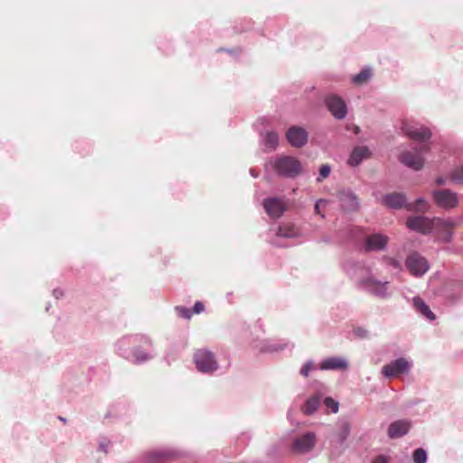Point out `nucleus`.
<instances>
[{"instance_id": "obj_1", "label": "nucleus", "mask_w": 463, "mask_h": 463, "mask_svg": "<svg viewBox=\"0 0 463 463\" xmlns=\"http://www.w3.org/2000/svg\"><path fill=\"white\" fill-rule=\"evenodd\" d=\"M265 171L280 177L293 179L302 173L300 161L291 156H276L270 157L264 165Z\"/></svg>"}, {"instance_id": "obj_2", "label": "nucleus", "mask_w": 463, "mask_h": 463, "mask_svg": "<svg viewBox=\"0 0 463 463\" xmlns=\"http://www.w3.org/2000/svg\"><path fill=\"white\" fill-rule=\"evenodd\" d=\"M141 342L145 345L146 348L142 349L141 347H136L134 348L132 352L133 361L135 364H143L149 360H151L154 357V352L152 347V342L151 340L144 335H129L122 337L120 340L118 341L116 346L118 348V351L120 353L121 355H124L123 349L124 347L128 344H134Z\"/></svg>"}, {"instance_id": "obj_3", "label": "nucleus", "mask_w": 463, "mask_h": 463, "mask_svg": "<svg viewBox=\"0 0 463 463\" xmlns=\"http://www.w3.org/2000/svg\"><path fill=\"white\" fill-rule=\"evenodd\" d=\"M317 443V436L313 431L298 433L292 437L289 450L295 455H307L311 453Z\"/></svg>"}, {"instance_id": "obj_4", "label": "nucleus", "mask_w": 463, "mask_h": 463, "mask_svg": "<svg viewBox=\"0 0 463 463\" xmlns=\"http://www.w3.org/2000/svg\"><path fill=\"white\" fill-rule=\"evenodd\" d=\"M358 286L368 294L378 298L386 299L391 297L389 290L390 282L388 280H379L372 274L361 279L358 282Z\"/></svg>"}, {"instance_id": "obj_5", "label": "nucleus", "mask_w": 463, "mask_h": 463, "mask_svg": "<svg viewBox=\"0 0 463 463\" xmlns=\"http://www.w3.org/2000/svg\"><path fill=\"white\" fill-rule=\"evenodd\" d=\"M194 362L196 369L207 374H212L219 368L214 354L208 349H199L194 354Z\"/></svg>"}, {"instance_id": "obj_6", "label": "nucleus", "mask_w": 463, "mask_h": 463, "mask_svg": "<svg viewBox=\"0 0 463 463\" xmlns=\"http://www.w3.org/2000/svg\"><path fill=\"white\" fill-rule=\"evenodd\" d=\"M430 150V146L423 144L419 148L402 152L399 156V160L406 166L419 171L423 167L425 163L423 154L428 153Z\"/></svg>"}, {"instance_id": "obj_7", "label": "nucleus", "mask_w": 463, "mask_h": 463, "mask_svg": "<svg viewBox=\"0 0 463 463\" xmlns=\"http://www.w3.org/2000/svg\"><path fill=\"white\" fill-rule=\"evenodd\" d=\"M431 194L435 203L444 210H452L459 203L458 194L449 189L434 190Z\"/></svg>"}, {"instance_id": "obj_8", "label": "nucleus", "mask_w": 463, "mask_h": 463, "mask_svg": "<svg viewBox=\"0 0 463 463\" xmlns=\"http://www.w3.org/2000/svg\"><path fill=\"white\" fill-rule=\"evenodd\" d=\"M411 364L403 357L395 359L382 368V373L386 378L397 377L400 374L409 373Z\"/></svg>"}, {"instance_id": "obj_9", "label": "nucleus", "mask_w": 463, "mask_h": 463, "mask_svg": "<svg viewBox=\"0 0 463 463\" xmlns=\"http://www.w3.org/2000/svg\"><path fill=\"white\" fill-rule=\"evenodd\" d=\"M340 207L345 213L357 212L360 209V200L350 189H345L337 193Z\"/></svg>"}, {"instance_id": "obj_10", "label": "nucleus", "mask_w": 463, "mask_h": 463, "mask_svg": "<svg viewBox=\"0 0 463 463\" xmlns=\"http://www.w3.org/2000/svg\"><path fill=\"white\" fill-rule=\"evenodd\" d=\"M405 265L409 271L416 277L422 276L430 269L428 260L416 252L408 256Z\"/></svg>"}, {"instance_id": "obj_11", "label": "nucleus", "mask_w": 463, "mask_h": 463, "mask_svg": "<svg viewBox=\"0 0 463 463\" xmlns=\"http://www.w3.org/2000/svg\"><path fill=\"white\" fill-rule=\"evenodd\" d=\"M402 132L418 142H425L431 137V132L429 128L414 123H403L402 127Z\"/></svg>"}, {"instance_id": "obj_12", "label": "nucleus", "mask_w": 463, "mask_h": 463, "mask_svg": "<svg viewBox=\"0 0 463 463\" xmlns=\"http://www.w3.org/2000/svg\"><path fill=\"white\" fill-rule=\"evenodd\" d=\"M262 205L267 214L273 219L279 218L287 210V203L283 198L269 197L263 200Z\"/></svg>"}, {"instance_id": "obj_13", "label": "nucleus", "mask_w": 463, "mask_h": 463, "mask_svg": "<svg viewBox=\"0 0 463 463\" xmlns=\"http://www.w3.org/2000/svg\"><path fill=\"white\" fill-rule=\"evenodd\" d=\"M327 109L336 119H344L347 114L345 101L336 95H329L325 100Z\"/></svg>"}, {"instance_id": "obj_14", "label": "nucleus", "mask_w": 463, "mask_h": 463, "mask_svg": "<svg viewBox=\"0 0 463 463\" xmlns=\"http://www.w3.org/2000/svg\"><path fill=\"white\" fill-rule=\"evenodd\" d=\"M409 229L421 232L430 233L434 232V218L430 219L425 216L411 217L407 220Z\"/></svg>"}, {"instance_id": "obj_15", "label": "nucleus", "mask_w": 463, "mask_h": 463, "mask_svg": "<svg viewBox=\"0 0 463 463\" xmlns=\"http://www.w3.org/2000/svg\"><path fill=\"white\" fill-rule=\"evenodd\" d=\"M177 455L176 451L169 449H156L143 456V463H165Z\"/></svg>"}, {"instance_id": "obj_16", "label": "nucleus", "mask_w": 463, "mask_h": 463, "mask_svg": "<svg viewBox=\"0 0 463 463\" xmlns=\"http://www.w3.org/2000/svg\"><path fill=\"white\" fill-rule=\"evenodd\" d=\"M286 138L292 146L302 147L307 144L308 135L305 128L293 126L288 129Z\"/></svg>"}, {"instance_id": "obj_17", "label": "nucleus", "mask_w": 463, "mask_h": 463, "mask_svg": "<svg viewBox=\"0 0 463 463\" xmlns=\"http://www.w3.org/2000/svg\"><path fill=\"white\" fill-rule=\"evenodd\" d=\"M411 428V421L407 419H402L392 421L387 430L390 439H395L407 435Z\"/></svg>"}, {"instance_id": "obj_18", "label": "nucleus", "mask_w": 463, "mask_h": 463, "mask_svg": "<svg viewBox=\"0 0 463 463\" xmlns=\"http://www.w3.org/2000/svg\"><path fill=\"white\" fill-rule=\"evenodd\" d=\"M388 241L386 235L373 233L364 239V247L366 251H380L386 248Z\"/></svg>"}, {"instance_id": "obj_19", "label": "nucleus", "mask_w": 463, "mask_h": 463, "mask_svg": "<svg viewBox=\"0 0 463 463\" xmlns=\"http://www.w3.org/2000/svg\"><path fill=\"white\" fill-rule=\"evenodd\" d=\"M288 347V342L282 340H263L257 343L254 348L261 353H278Z\"/></svg>"}, {"instance_id": "obj_20", "label": "nucleus", "mask_w": 463, "mask_h": 463, "mask_svg": "<svg viewBox=\"0 0 463 463\" xmlns=\"http://www.w3.org/2000/svg\"><path fill=\"white\" fill-rule=\"evenodd\" d=\"M319 368L323 371L328 370H345L348 368L347 361L340 356H331L324 359L320 364Z\"/></svg>"}, {"instance_id": "obj_21", "label": "nucleus", "mask_w": 463, "mask_h": 463, "mask_svg": "<svg viewBox=\"0 0 463 463\" xmlns=\"http://www.w3.org/2000/svg\"><path fill=\"white\" fill-rule=\"evenodd\" d=\"M260 145L265 152H270L279 145V135L275 131H266L260 134Z\"/></svg>"}, {"instance_id": "obj_22", "label": "nucleus", "mask_w": 463, "mask_h": 463, "mask_svg": "<svg viewBox=\"0 0 463 463\" xmlns=\"http://www.w3.org/2000/svg\"><path fill=\"white\" fill-rule=\"evenodd\" d=\"M383 203L390 208L401 209L406 208L408 204L406 202V196L403 194L392 193L388 194L383 197Z\"/></svg>"}, {"instance_id": "obj_23", "label": "nucleus", "mask_w": 463, "mask_h": 463, "mask_svg": "<svg viewBox=\"0 0 463 463\" xmlns=\"http://www.w3.org/2000/svg\"><path fill=\"white\" fill-rule=\"evenodd\" d=\"M299 236V231L292 223H283L276 231V237L279 238H297Z\"/></svg>"}, {"instance_id": "obj_24", "label": "nucleus", "mask_w": 463, "mask_h": 463, "mask_svg": "<svg viewBox=\"0 0 463 463\" xmlns=\"http://www.w3.org/2000/svg\"><path fill=\"white\" fill-rule=\"evenodd\" d=\"M413 306L415 309L424 317H426L430 321H433L436 318L434 313L430 310L429 306L424 302V300L420 297H414Z\"/></svg>"}, {"instance_id": "obj_25", "label": "nucleus", "mask_w": 463, "mask_h": 463, "mask_svg": "<svg viewBox=\"0 0 463 463\" xmlns=\"http://www.w3.org/2000/svg\"><path fill=\"white\" fill-rule=\"evenodd\" d=\"M370 154L368 147L366 146H357L355 147L348 159V164L352 166L358 165L364 158H366Z\"/></svg>"}, {"instance_id": "obj_26", "label": "nucleus", "mask_w": 463, "mask_h": 463, "mask_svg": "<svg viewBox=\"0 0 463 463\" xmlns=\"http://www.w3.org/2000/svg\"><path fill=\"white\" fill-rule=\"evenodd\" d=\"M351 427L347 421H342L338 425L337 430L334 434V442L342 446L350 434Z\"/></svg>"}, {"instance_id": "obj_27", "label": "nucleus", "mask_w": 463, "mask_h": 463, "mask_svg": "<svg viewBox=\"0 0 463 463\" xmlns=\"http://www.w3.org/2000/svg\"><path fill=\"white\" fill-rule=\"evenodd\" d=\"M322 395L316 394L307 400L306 403L302 407V411L306 415L313 414L321 403Z\"/></svg>"}, {"instance_id": "obj_28", "label": "nucleus", "mask_w": 463, "mask_h": 463, "mask_svg": "<svg viewBox=\"0 0 463 463\" xmlns=\"http://www.w3.org/2000/svg\"><path fill=\"white\" fill-rule=\"evenodd\" d=\"M457 222L452 218H434V231H440L457 226Z\"/></svg>"}, {"instance_id": "obj_29", "label": "nucleus", "mask_w": 463, "mask_h": 463, "mask_svg": "<svg viewBox=\"0 0 463 463\" xmlns=\"http://www.w3.org/2000/svg\"><path fill=\"white\" fill-rule=\"evenodd\" d=\"M430 208V205L429 203H427V201L422 198V197H420L418 198L415 203H408L406 205V209L408 211H411V212H427Z\"/></svg>"}, {"instance_id": "obj_30", "label": "nucleus", "mask_w": 463, "mask_h": 463, "mask_svg": "<svg viewBox=\"0 0 463 463\" xmlns=\"http://www.w3.org/2000/svg\"><path fill=\"white\" fill-rule=\"evenodd\" d=\"M371 77V71L369 69H364L359 73L353 77V81L355 84H363L366 82Z\"/></svg>"}, {"instance_id": "obj_31", "label": "nucleus", "mask_w": 463, "mask_h": 463, "mask_svg": "<svg viewBox=\"0 0 463 463\" xmlns=\"http://www.w3.org/2000/svg\"><path fill=\"white\" fill-rule=\"evenodd\" d=\"M412 459L414 463H426L427 452L424 449H416L412 453Z\"/></svg>"}, {"instance_id": "obj_32", "label": "nucleus", "mask_w": 463, "mask_h": 463, "mask_svg": "<svg viewBox=\"0 0 463 463\" xmlns=\"http://www.w3.org/2000/svg\"><path fill=\"white\" fill-rule=\"evenodd\" d=\"M450 178L456 184H463V166L455 168L450 173Z\"/></svg>"}, {"instance_id": "obj_33", "label": "nucleus", "mask_w": 463, "mask_h": 463, "mask_svg": "<svg viewBox=\"0 0 463 463\" xmlns=\"http://www.w3.org/2000/svg\"><path fill=\"white\" fill-rule=\"evenodd\" d=\"M331 173V166L329 165H322L319 169V175L317 178V183H321L323 179L329 176Z\"/></svg>"}, {"instance_id": "obj_34", "label": "nucleus", "mask_w": 463, "mask_h": 463, "mask_svg": "<svg viewBox=\"0 0 463 463\" xmlns=\"http://www.w3.org/2000/svg\"><path fill=\"white\" fill-rule=\"evenodd\" d=\"M324 403H325L326 407L328 410H330L333 413H335L338 411V408H339L338 402H335L331 397H326L324 401Z\"/></svg>"}, {"instance_id": "obj_35", "label": "nucleus", "mask_w": 463, "mask_h": 463, "mask_svg": "<svg viewBox=\"0 0 463 463\" xmlns=\"http://www.w3.org/2000/svg\"><path fill=\"white\" fill-rule=\"evenodd\" d=\"M383 262L386 265V266H389V267H392L393 269H401V262L393 258H391V257H383Z\"/></svg>"}, {"instance_id": "obj_36", "label": "nucleus", "mask_w": 463, "mask_h": 463, "mask_svg": "<svg viewBox=\"0 0 463 463\" xmlns=\"http://www.w3.org/2000/svg\"><path fill=\"white\" fill-rule=\"evenodd\" d=\"M176 312L180 317H182L185 319H190L192 317V314H193L191 309L184 307H177Z\"/></svg>"}, {"instance_id": "obj_37", "label": "nucleus", "mask_w": 463, "mask_h": 463, "mask_svg": "<svg viewBox=\"0 0 463 463\" xmlns=\"http://www.w3.org/2000/svg\"><path fill=\"white\" fill-rule=\"evenodd\" d=\"M314 368V363L313 361L309 360L304 364L300 370V373L304 377H307L309 375V372Z\"/></svg>"}, {"instance_id": "obj_38", "label": "nucleus", "mask_w": 463, "mask_h": 463, "mask_svg": "<svg viewBox=\"0 0 463 463\" xmlns=\"http://www.w3.org/2000/svg\"><path fill=\"white\" fill-rule=\"evenodd\" d=\"M390 462V457L386 455H378L375 457L372 463H389Z\"/></svg>"}, {"instance_id": "obj_39", "label": "nucleus", "mask_w": 463, "mask_h": 463, "mask_svg": "<svg viewBox=\"0 0 463 463\" xmlns=\"http://www.w3.org/2000/svg\"><path fill=\"white\" fill-rule=\"evenodd\" d=\"M203 309H204V306H203V304L202 302L197 301V302L194 304V307H193L192 312H193V313L199 314V313L203 312Z\"/></svg>"}, {"instance_id": "obj_40", "label": "nucleus", "mask_w": 463, "mask_h": 463, "mask_svg": "<svg viewBox=\"0 0 463 463\" xmlns=\"http://www.w3.org/2000/svg\"><path fill=\"white\" fill-rule=\"evenodd\" d=\"M354 335L361 337V338H364L368 335V332L367 330L364 329V328H361V327H358L356 329H354Z\"/></svg>"}, {"instance_id": "obj_41", "label": "nucleus", "mask_w": 463, "mask_h": 463, "mask_svg": "<svg viewBox=\"0 0 463 463\" xmlns=\"http://www.w3.org/2000/svg\"><path fill=\"white\" fill-rule=\"evenodd\" d=\"M321 203H326V201L323 200V199L317 201V203L315 204V212H316V213L320 214L322 216V218H324L325 215L321 214V213H320V204Z\"/></svg>"}, {"instance_id": "obj_42", "label": "nucleus", "mask_w": 463, "mask_h": 463, "mask_svg": "<svg viewBox=\"0 0 463 463\" xmlns=\"http://www.w3.org/2000/svg\"><path fill=\"white\" fill-rule=\"evenodd\" d=\"M435 182L438 185H444L446 184V178L440 176L438 177Z\"/></svg>"}, {"instance_id": "obj_43", "label": "nucleus", "mask_w": 463, "mask_h": 463, "mask_svg": "<svg viewBox=\"0 0 463 463\" xmlns=\"http://www.w3.org/2000/svg\"><path fill=\"white\" fill-rule=\"evenodd\" d=\"M52 293L56 298H59L63 295L62 290H61L59 288L54 289Z\"/></svg>"}, {"instance_id": "obj_44", "label": "nucleus", "mask_w": 463, "mask_h": 463, "mask_svg": "<svg viewBox=\"0 0 463 463\" xmlns=\"http://www.w3.org/2000/svg\"><path fill=\"white\" fill-rule=\"evenodd\" d=\"M107 449H108V444L107 443H105V442H100L99 443V450L107 453L108 452Z\"/></svg>"}, {"instance_id": "obj_45", "label": "nucleus", "mask_w": 463, "mask_h": 463, "mask_svg": "<svg viewBox=\"0 0 463 463\" xmlns=\"http://www.w3.org/2000/svg\"><path fill=\"white\" fill-rule=\"evenodd\" d=\"M451 238H452V232H449L446 233L445 237L443 238V241L449 242V241H450Z\"/></svg>"}, {"instance_id": "obj_46", "label": "nucleus", "mask_w": 463, "mask_h": 463, "mask_svg": "<svg viewBox=\"0 0 463 463\" xmlns=\"http://www.w3.org/2000/svg\"><path fill=\"white\" fill-rule=\"evenodd\" d=\"M251 176H253L254 178H256L258 176V174L256 173V171L254 169H250V171Z\"/></svg>"}, {"instance_id": "obj_47", "label": "nucleus", "mask_w": 463, "mask_h": 463, "mask_svg": "<svg viewBox=\"0 0 463 463\" xmlns=\"http://www.w3.org/2000/svg\"><path fill=\"white\" fill-rule=\"evenodd\" d=\"M273 242L277 245H279V242L278 241H274Z\"/></svg>"}]
</instances>
